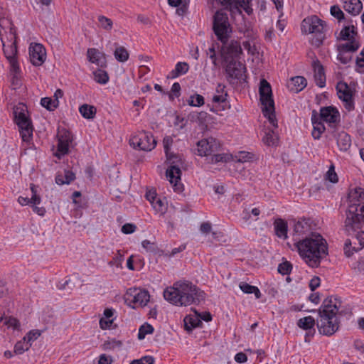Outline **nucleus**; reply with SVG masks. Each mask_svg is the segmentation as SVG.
Masks as SVG:
<instances>
[{
  "label": "nucleus",
  "mask_w": 364,
  "mask_h": 364,
  "mask_svg": "<svg viewBox=\"0 0 364 364\" xmlns=\"http://www.w3.org/2000/svg\"><path fill=\"white\" fill-rule=\"evenodd\" d=\"M112 362V358L105 354H102L100 356L98 364H111Z\"/></svg>",
  "instance_id": "obj_64"
},
{
  "label": "nucleus",
  "mask_w": 364,
  "mask_h": 364,
  "mask_svg": "<svg viewBox=\"0 0 364 364\" xmlns=\"http://www.w3.org/2000/svg\"><path fill=\"white\" fill-rule=\"evenodd\" d=\"M225 86L222 84H218L216 88L215 93L212 97V101L214 103L220 104L225 103L227 101L228 93L225 90Z\"/></svg>",
  "instance_id": "obj_33"
},
{
  "label": "nucleus",
  "mask_w": 364,
  "mask_h": 364,
  "mask_svg": "<svg viewBox=\"0 0 364 364\" xmlns=\"http://www.w3.org/2000/svg\"><path fill=\"white\" fill-rule=\"evenodd\" d=\"M320 285V279L318 277H314L309 282V288L311 291H314Z\"/></svg>",
  "instance_id": "obj_60"
},
{
  "label": "nucleus",
  "mask_w": 364,
  "mask_h": 364,
  "mask_svg": "<svg viewBox=\"0 0 364 364\" xmlns=\"http://www.w3.org/2000/svg\"><path fill=\"white\" fill-rule=\"evenodd\" d=\"M3 47L4 55L10 63L11 71L16 73L20 71L18 63L16 58L17 54L16 42L14 41L7 46L3 43Z\"/></svg>",
  "instance_id": "obj_19"
},
{
  "label": "nucleus",
  "mask_w": 364,
  "mask_h": 364,
  "mask_svg": "<svg viewBox=\"0 0 364 364\" xmlns=\"http://www.w3.org/2000/svg\"><path fill=\"white\" fill-rule=\"evenodd\" d=\"M87 56L88 60L92 63H95L100 67L106 65L105 55L96 48H88Z\"/></svg>",
  "instance_id": "obj_23"
},
{
  "label": "nucleus",
  "mask_w": 364,
  "mask_h": 364,
  "mask_svg": "<svg viewBox=\"0 0 364 364\" xmlns=\"http://www.w3.org/2000/svg\"><path fill=\"white\" fill-rule=\"evenodd\" d=\"M336 90L338 97L343 102L345 108L348 111L353 110L354 109V89L346 82L340 81L336 85Z\"/></svg>",
  "instance_id": "obj_13"
},
{
  "label": "nucleus",
  "mask_w": 364,
  "mask_h": 364,
  "mask_svg": "<svg viewBox=\"0 0 364 364\" xmlns=\"http://www.w3.org/2000/svg\"><path fill=\"white\" fill-rule=\"evenodd\" d=\"M226 63L225 73L227 79L230 83H234L236 80H244L246 68L241 62L232 59Z\"/></svg>",
  "instance_id": "obj_12"
},
{
  "label": "nucleus",
  "mask_w": 364,
  "mask_h": 364,
  "mask_svg": "<svg viewBox=\"0 0 364 364\" xmlns=\"http://www.w3.org/2000/svg\"><path fill=\"white\" fill-rule=\"evenodd\" d=\"M142 247L148 251L154 252L156 248L154 243L151 242L149 240H145L141 243Z\"/></svg>",
  "instance_id": "obj_61"
},
{
  "label": "nucleus",
  "mask_w": 364,
  "mask_h": 364,
  "mask_svg": "<svg viewBox=\"0 0 364 364\" xmlns=\"http://www.w3.org/2000/svg\"><path fill=\"white\" fill-rule=\"evenodd\" d=\"M98 26L105 30L106 31H110L113 28V21L111 18H107L103 15H100L97 17Z\"/></svg>",
  "instance_id": "obj_43"
},
{
  "label": "nucleus",
  "mask_w": 364,
  "mask_h": 364,
  "mask_svg": "<svg viewBox=\"0 0 364 364\" xmlns=\"http://www.w3.org/2000/svg\"><path fill=\"white\" fill-rule=\"evenodd\" d=\"M166 155L167 163L169 164L166 170V176L171 184L173 185L176 191H181V184L180 183L181 170L183 165V160L180 155L168 153Z\"/></svg>",
  "instance_id": "obj_6"
},
{
  "label": "nucleus",
  "mask_w": 364,
  "mask_h": 364,
  "mask_svg": "<svg viewBox=\"0 0 364 364\" xmlns=\"http://www.w3.org/2000/svg\"><path fill=\"white\" fill-rule=\"evenodd\" d=\"M163 143H164L165 153H166V154H168V153H170L169 149H170V146L173 143V139L171 136H166V137H164V139L163 140Z\"/></svg>",
  "instance_id": "obj_59"
},
{
  "label": "nucleus",
  "mask_w": 364,
  "mask_h": 364,
  "mask_svg": "<svg viewBox=\"0 0 364 364\" xmlns=\"http://www.w3.org/2000/svg\"><path fill=\"white\" fill-rule=\"evenodd\" d=\"M58 139L57 152L55 154V156L60 159L62 156L68 153L69 145L73 141V136L70 132L63 129L58 130Z\"/></svg>",
  "instance_id": "obj_14"
},
{
  "label": "nucleus",
  "mask_w": 364,
  "mask_h": 364,
  "mask_svg": "<svg viewBox=\"0 0 364 364\" xmlns=\"http://www.w3.org/2000/svg\"><path fill=\"white\" fill-rule=\"evenodd\" d=\"M311 122L313 124L311 135L315 139H319L321 134L325 131V127L318 121V117L315 111L312 113Z\"/></svg>",
  "instance_id": "obj_26"
},
{
  "label": "nucleus",
  "mask_w": 364,
  "mask_h": 364,
  "mask_svg": "<svg viewBox=\"0 0 364 364\" xmlns=\"http://www.w3.org/2000/svg\"><path fill=\"white\" fill-rule=\"evenodd\" d=\"M251 0H234L232 7L235 9L239 14L242 13V9L244 10L248 15H250L253 10L250 6Z\"/></svg>",
  "instance_id": "obj_34"
},
{
  "label": "nucleus",
  "mask_w": 364,
  "mask_h": 364,
  "mask_svg": "<svg viewBox=\"0 0 364 364\" xmlns=\"http://www.w3.org/2000/svg\"><path fill=\"white\" fill-rule=\"evenodd\" d=\"M204 104V98L202 95L196 94L191 96L188 100V105L194 107H200Z\"/></svg>",
  "instance_id": "obj_49"
},
{
  "label": "nucleus",
  "mask_w": 364,
  "mask_h": 364,
  "mask_svg": "<svg viewBox=\"0 0 364 364\" xmlns=\"http://www.w3.org/2000/svg\"><path fill=\"white\" fill-rule=\"evenodd\" d=\"M5 324L9 328H13L14 330H19L20 323L18 320L14 317H9L6 319Z\"/></svg>",
  "instance_id": "obj_56"
},
{
  "label": "nucleus",
  "mask_w": 364,
  "mask_h": 364,
  "mask_svg": "<svg viewBox=\"0 0 364 364\" xmlns=\"http://www.w3.org/2000/svg\"><path fill=\"white\" fill-rule=\"evenodd\" d=\"M326 28V23L316 16L304 18L301 24L303 32L314 34L311 39V44L316 47H319L323 43Z\"/></svg>",
  "instance_id": "obj_5"
},
{
  "label": "nucleus",
  "mask_w": 364,
  "mask_h": 364,
  "mask_svg": "<svg viewBox=\"0 0 364 364\" xmlns=\"http://www.w3.org/2000/svg\"><path fill=\"white\" fill-rule=\"evenodd\" d=\"M153 332V326L151 324L145 323L144 324L141 325L139 329L138 338L139 340H143L146 335L151 334Z\"/></svg>",
  "instance_id": "obj_47"
},
{
  "label": "nucleus",
  "mask_w": 364,
  "mask_h": 364,
  "mask_svg": "<svg viewBox=\"0 0 364 364\" xmlns=\"http://www.w3.org/2000/svg\"><path fill=\"white\" fill-rule=\"evenodd\" d=\"M31 343H29L28 341L23 337V338L17 342L14 346V353L20 355L28 350L31 347Z\"/></svg>",
  "instance_id": "obj_44"
},
{
  "label": "nucleus",
  "mask_w": 364,
  "mask_h": 364,
  "mask_svg": "<svg viewBox=\"0 0 364 364\" xmlns=\"http://www.w3.org/2000/svg\"><path fill=\"white\" fill-rule=\"evenodd\" d=\"M275 234L277 237L286 239L287 238V223L281 218L275 220L274 223Z\"/></svg>",
  "instance_id": "obj_28"
},
{
  "label": "nucleus",
  "mask_w": 364,
  "mask_h": 364,
  "mask_svg": "<svg viewBox=\"0 0 364 364\" xmlns=\"http://www.w3.org/2000/svg\"><path fill=\"white\" fill-rule=\"evenodd\" d=\"M81 115L85 119H93L96 114V108L87 104L81 105L79 108Z\"/></svg>",
  "instance_id": "obj_37"
},
{
  "label": "nucleus",
  "mask_w": 364,
  "mask_h": 364,
  "mask_svg": "<svg viewBox=\"0 0 364 364\" xmlns=\"http://www.w3.org/2000/svg\"><path fill=\"white\" fill-rule=\"evenodd\" d=\"M154 358L152 356L146 355L141 358L140 359H136L132 360L130 364H154Z\"/></svg>",
  "instance_id": "obj_54"
},
{
  "label": "nucleus",
  "mask_w": 364,
  "mask_h": 364,
  "mask_svg": "<svg viewBox=\"0 0 364 364\" xmlns=\"http://www.w3.org/2000/svg\"><path fill=\"white\" fill-rule=\"evenodd\" d=\"M341 308V301L337 297L329 296L324 299L318 309L317 328L318 332L324 336L333 335L340 327V320L337 316Z\"/></svg>",
  "instance_id": "obj_3"
},
{
  "label": "nucleus",
  "mask_w": 364,
  "mask_h": 364,
  "mask_svg": "<svg viewBox=\"0 0 364 364\" xmlns=\"http://www.w3.org/2000/svg\"><path fill=\"white\" fill-rule=\"evenodd\" d=\"M259 92L264 116L268 119L273 127H277L272 87L270 84L264 79L261 80L259 82Z\"/></svg>",
  "instance_id": "obj_4"
},
{
  "label": "nucleus",
  "mask_w": 364,
  "mask_h": 364,
  "mask_svg": "<svg viewBox=\"0 0 364 364\" xmlns=\"http://www.w3.org/2000/svg\"><path fill=\"white\" fill-rule=\"evenodd\" d=\"M278 136L277 134L272 129H269L265 132V135L262 138V141L267 146H275L277 144Z\"/></svg>",
  "instance_id": "obj_41"
},
{
  "label": "nucleus",
  "mask_w": 364,
  "mask_h": 364,
  "mask_svg": "<svg viewBox=\"0 0 364 364\" xmlns=\"http://www.w3.org/2000/svg\"><path fill=\"white\" fill-rule=\"evenodd\" d=\"M113 320L112 319H107L105 318H101L100 320V326L101 328L106 329L107 328H109L111 324L112 323Z\"/></svg>",
  "instance_id": "obj_62"
},
{
  "label": "nucleus",
  "mask_w": 364,
  "mask_h": 364,
  "mask_svg": "<svg viewBox=\"0 0 364 364\" xmlns=\"http://www.w3.org/2000/svg\"><path fill=\"white\" fill-rule=\"evenodd\" d=\"M130 146L134 149L150 151L156 145V141L149 133L143 132L133 136L129 140Z\"/></svg>",
  "instance_id": "obj_10"
},
{
  "label": "nucleus",
  "mask_w": 364,
  "mask_h": 364,
  "mask_svg": "<svg viewBox=\"0 0 364 364\" xmlns=\"http://www.w3.org/2000/svg\"><path fill=\"white\" fill-rule=\"evenodd\" d=\"M210 158H208V162L212 164H218L219 162H228L232 156L228 154H213Z\"/></svg>",
  "instance_id": "obj_38"
},
{
  "label": "nucleus",
  "mask_w": 364,
  "mask_h": 364,
  "mask_svg": "<svg viewBox=\"0 0 364 364\" xmlns=\"http://www.w3.org/2000/svg\"><path fill=\"white\" fill-rule=\"evenodd\" d=\"M149 294L146 290L130 289L125 295V302L132 308L144 306L149 301Z\"/></svg>",
  "instance_id": "obj_11"
},
{
  "label": "nucleus",
  "mask_w": 364,
  "mask_h": 364,
  "mask_svg": "<svg viewBox=\"0 0 364 364\" xmlns=\"http://www.w3.org/2000/svg\"><path fill=\"white\" fill-rule=\"evenodd\" d=\"M29 55L33 65H41L46 58V50L40 43H31L29 46Z\"/></svg>",
  "instance_id": "obj_18"
},
{
  "label": "nucleus",
  "mask_w": 364,
  "mask_h": 364,
  "mask_svg": "<svg viewBox=\"0 0 364 364\" xmlns=\"http://www.w3.org/2000/svg\"><path fill=\"white\" fill-rule=\"evenodd\" d=\"M197 151L199 156H208L216 153L220 149L218 141L213 138L202 139L197 143Z\"/></svg>",
  "instance_id": "obj_15"
},
{
  "label": "nucleus",
  "mask_w": 364,
  "mask_h": 364,
  "mask_svg": "<svg viewBox=\"0 0 364 364\" xmlns=\"http://www.w3.org/2000/svg\"><path fill=\"white\" fill-rule=\"evenodd\" d=\"M41 105L48 110H54L59 105V101L50 97H43L41 100Z\"/></svg>",
  "instance_id": "obj_46"
},
{
  "label": "nucleus",
  "mask_w": 364,
  "mask_h": 364,
  "mask_svg": "<svg viewBox=\"0 0 364 364\" xmlns=\"http://www.w3.org/2000/svg\"><path fill=\"white\" fill-rule=\"evenodd\" d=\"M359 46L355 41L341 44L338 47L337 59L343 64H347L352 59V53L356 51Z\"/></svg>",
  "instance_id": "obj_17"
},
{
  "label": "nucleus",
  "mask_w": 364,
  "mask_h": 364,
  "mask_svg": "<svg viewBox=\"0 0 364 364\" xmlns=\"http://www.w3.org/2000/svg\"><path fill=\"white\" fill-rule=\"evenodd\" d=\"M213 31L218 39L225 43L231 33L228 15L223 11H218L213 18Z\"/></svg>",
  "instance_id": "obj_9"
},
{
  "label": "nucleus",
  "mask_w": 364,
  "mask_h": 364,
  "mask_svg": "<svg viewBox=\"0 0 364 364\" xmlns=\"http://www.w3.org/2000/svg\"><path fill=\"white\" fill-rule=\"evenodd\" d=\"M354 26H345L340 32V38L343 41H350L353 36Z\"/></svg>",
  "instance_id": "obj_48"
},
{
  "label": "nucleus",
  "mask_w": 364,
  "mask_h": 364,
  "mask_svg": "<svg viewBox=\"0 0 364 364\" xmlns=\"http://www.w3.org/2000/svg\"><path fill=\"white\" fill-rule=\"evenodd\" d=\"M307 85V81L305 77L302 76H296L291 77V83L289 84L290 90L294 92H299L301 91Z\"/></svg>",
  "instance_id": "obj_30"
},
{
  "label": "nucleus",
  "mask_w": 364,
  "mask_h": 364,
  "mask_svg": "<svg viewBox=\"0 0 364 364\" xmlns=\"http://www.w3.org/2000/svg\"><path fill=\"white\" fill-rule=\"evenodd\" d=\"M239 287L245 294H254L256 299H259L262 296L257 287L250 285L247 282H242L239 284Z\"/></svg>",
  "instance_id": "obj_36"
},
{
  "label": "nucleus",
  "mask_w": 364,
  "mask_h": 364,
  "mask_svg": "<svg viewBox=\"0 0 364 364\" xmlns=\"http://www.w3.org/2000/svg\"><path fill=\"white\" fill-rule=\"evenodd\" d=\"M194 312L196 313L195 316H186L183 320L185 329L188 332L191 331L194 328L198 326L202 323L199 317V314H198L196 310H194Z\"/></svg>",
  "instance_id": "obj_29"
},
{
  "label": "nucleus",
  "mask_w": 364,
  "mask_h": 364,
  "mask_svg": "<svg viewBox=\"0 0 364 364\" xmlns=\"http://www.w3.org/2000/svg\"><path fill=\"white\" fill-rule=\"evenodd\" d=\"M95 80L100 84H106L109 80V76L106 71L97 69L93 73Z\"/></svg>",
  "instance_id": "obj_45"
},
{
  "label": "nucleus",
  "mask_w": 364,
  "mask_h": 364,
  "mask_svg": "<svg viewBox=\"0 0 364 364\" xmlns=\"http://www.w3.org/2000/svg\"><path fill=\"white\" fill-rule=\"evenodd\" d=\"M114 55L117 61L124 63L129 59V54L124 47L119 46L116 48Z\"/></svg>",
  "instance_id": "obj_40"
},
{
  "label": "nucleus",
  "mask_w": 364,
  "mask_h": 364,
  "mask_svg": "<svg viewBox=\"0 0 364 364\" xmlns=\"http://www.w3.org/2000/svg\"><path fill=\"white\" fill-rule=\"evenodd\" d=\"M337 144L341 151L348 150L351 145V139L350 135L345 132H342L338 134Z\"/></svg>",
  "instance_id": "obj_35"
},
{
  "label": "nucleus",
  "mask_w": 364,
  "mask_h": 364,
  "mask_svg": "<svg viewBox=\"0 0 364 364\" xmlns=\"http://www.w3.org/2000/svg\"><path fill=\"white\" fill-rule=\"evenodd\" d=\"M136 230V225L132 223H126L122 227V232L124 234H131Z\"/></svg>",
  "instance_id": "obj_58"
},
{
  "label": "nucleus",
  "mask_w": 364,
  "mask_h": 364,
  "mask_svg": "<svg viewBox=\"0 0 364 364\" xmlns=\"http://www.w3.org/2000/svg\"><path fill=\"white\" fill-rule=\"evenodd\" d=\"M122 346V342L117 340H111L104 343L102 348L105 350H112L115 348H119Z\"/></svg>",
  "instance_id": "obj_51"
},
{
  "label": "nucleus",
  "mask_w": 364,
  "mask_h": 364,
  "mask_svg": "<svg viewBox=\"0 0 364 364\" xmlns=\"http://www.w3.org/2000/svg\"><path fill=\"white\" fill-rule=\"evenodd\" d=\"M235 360L239 363H245L247 360V356L242 352L237 353L235 356Z\"/></svg>",
  "instance_id": "obj_63"
},
{
  "label": "nucleus",
  "mask_w": 364,
  "mask_h": 364,
  "mask_svg": "<svg viewBox=\"0 0 364 364\" xmlns=\"http://www.w3.org/2000/svg\"><path fill=\"white\" fill-rule=\"evenodd\" d=\"M292 266L289 262L281 263L278 267V272L284 275L288 274L291 271Z\"/></svg>",
  "instance_id": "obj_53"
},
{
  "label": "nucleus",
  "mask_w": 364,
  "mask_h": 364,
  "mask_svg": "<svg viewBox=\"0 0 364 364\" xmlns=\"http://www.w3.org/2000/svg\"><path fill=\"white\" fill-rule=\"evenodd\" d=\"M188 70L189 65L187 63L178 62L176 63L175 68L170 72L167 77L171 79L176 78L181 75L187 73Z\"/></svg>",
  "instance_id": "obj_32"
},
{
  "label": "nucleus",
  "mask_w": 364,
  "mask_h": 364,
  "mask_svg": "<svg viewBox=\"0 0 364 364\" xmlns=\"http://www.w3.org/2000/svg\"><path fill=\"white\" fill-rule=\"evenodd\" d=\"M294 236H302L306 234H311V224L309 219H300L294 222Z\"/></svg>",
  "instance_id": "obj_22"
},
{
  "label": "nucleus",
  "mask_w": 364,
  "mask_h": 364,
  "mask_svg": "<svg viewBox=\"0 0 364 364\" xmlns=\"http://www.w3.org/2000/svg\"><path fill=\"white\" fill-rule=\"evenodd\" d=\"M320 117L326 122L336 123L339 121L340 114L336 108L331 106L326 107L321 109Z\"/></svg>",
  "instance_id": "obj_21"
},
{
  "label": "nucleus",
  "mask_w": 364,
  "mask_h": 364,
  "mask_svg": "<svg viewBox=\"0 0 364 364\" xmlns=\"http://www.w3.org/2000/svg\"><path fill=\"white\" fill-rule=\"evenodd\" d=\"M41 335L38 331H29L24 338L28 341L29 343L31 341L36 340Z\"/></svg>",
  "instance_id": "obj_57"
},
{
  "label": "nucleus",
  "mask_w": 364,
  "mask_h": 364,
  "mask_svg": "<svg viewBox=\"0 0 364 364\" xmlns=\"http://www.w3.org/2000/svg\"><path fill=\"white\" fill-rule=\"evenodd\" d=\"M241 53V46L240 43L236 41H232L227 46L223 48V56L225 62L235 59Z\"/></svg>",
  "instance_id": "obj_20"
},
{
  "label": "nucleus",
  "mask_w": 364,
  "mask_h": 364,
  "mask_svg": "<svg viewBox=\"0 0 364 364\" xmlns=\"http://www.w3.org/2000/svg\"><path fill=\"white\" fill-rule=\"evenodd\" d=\"M75 179V174L70 170H64L63 173H58L55 182L58 185L70 184Z\"/></svg>",
  "instance_id": "obj_31"
},
{
  "label": "nucleus",
  "mask_w": 364,
  "mask_h": 364,
  "mask_svg": "<svg viewBox=\"0 0 364 364\" xmlns=\"http://www.w3.org/2000/svg\"><path fill=\"white\" fill-rule=\"evenodd\" d=\"M297 325L304 330L311 329L315 326V319L311 316H306L300 318L297 322Z\"/></svg>",
  "instance_id": "obj_39"
},
{
  "label": "nucleus",
  "mask_w": 364,
  "mask_h": 364,
  "mask_svg": "<svg viewBox=\"0 0 364 364\" xmlns=\"http://www.w3.org/2000/svg\"><path fill=\"white\" fill-rule=\"evenodd\" d=\"M353 269L355 274H364V257L357 261L353 266Z\"/></svg>",
  "instance_id": "obj_55"
},
{
  "label": "nucleus",
  "mask_w": 364,
  "mask_h": 364,
  "mask_svg": "<svg viewBox=\"0 0 364 364\" xmlns=\"http://www.w3.org/2000/svg\"><path fill=\"white\" fill-rule=\"evenodd\" d=\"M364 203V189L355 188L351 189L348 193V204Z\"/></svg>",
  "instance_id": "obj_27"
},
{
  "label": "nucleus",
  "mask_w": 364,
  "mask_h": 364,
  "mask_svg": "<svg viewBox=\"0 0 364 364\" xmlns=\"http://www.w3.org/2000/svg\"><path fill=\"white\" fill-rule=\"evenodd\" d=\"M151 205L155 211L160 215H164L167 208V203L166 200L159 197L155 201L152 202Z\"/></svg>",
  "instance_id": "obj_42"
},
{
  "label": "nucleus",
  "mask_w": 364,
  "mask_h": 364,
  "mask_svg": "<svg viewBox=\"0 0 364 364\" xmlns=\"http://www.w3.org/2000/svg\"><path fill=\"white\" fill-rule=\"evenodd\" d=\"M26 112V109H24V106L16 107L14 110V116L22 140L28 142L32 138L33 127L31 120L27 116Z\"/></svg>",
  "instance_id": "obj_8"
},
{
  "label": "nucleus",
  "mask_w": 364,
  "mask_h": 364,
  "mask_svg": "<svg viewBox=\"0 0 364 364\" xmlns=\"http://www.w3.org/2000/svg\"><path fill=\"white\" fill-rule=\"evenodd\" d=\"M164 299L178 306L198 305L205 301V294L188 281H178L164 291Z\"/></svg>",
  "instance_id": "obj_1"
},
{
  "label": "nucleus",
  "mask_w": 364,
  "mask_h": 364,
  "mask_svg": "<svg viewBox=\"0 0 364 364\" xmlns=\"http://www.w3.org/2000/svg\"><path fill=\"white\" fill-rule=\"evenodd\" d=\"M364 221V203L348 204L346 212L345 226L347 231L360 228V223Z\"/></svg>",
  "instance_id": "obj_7"
},
{
  "label": "nucleus",
  "mask_w": 364,
  "mask_h": 364,
  "mask_svg": "<svg viewBox=\"0 0 364 364\" xmlns=\"http://www.w3.org/2000/svg\"><path fill=\"white\" fill-rule=\"evenodd\" d=\"M364 247V231L358 232L353 241L347 239L344 244V254L346 257L352 256L354 252Z\"/></svg>",
  "instance_id": "obj_16"
},
{
  "label": "nucleus",
  "mask_w": 364,
  "mask_h": 364,
  "mask_svg": "<svg viewBox=\"0 0 364 364\" xmlns=\"http://www.w3.org/2000/svg\"><path fill=\"white\" fill-rule=\"evenodd\" d=\"M300 257L311 267H318L328 255V245L318 233L311 232L295 243Z\"/></svg>",
  "instance_id": "obj_2"
},
{
  "label": "nucleus",
  "mask_w": 364,
  "mask_h": 364,
  "mask_svg": "<svg viewBox=\"0 0 364 364\" xmlns=\"http://www.w3.org/2000/svg\"><path fill=\"white\" fill-rule=\"evenodd\" d=\"M326 179L333 183L338 182V178L337 173L335 171V168L333 165H331L329 167L328 171L326 172Z\"/></svg>",
  "instance_id": "obj_50"
},
{
  "label": "nucleus",
  "mask_w": 364,
  "mask_h": 364,
  "mask_svg": "<svg viewBox=\"0 0 364 364\" xmlns=\"http://www.w3.org/2000/svg\"><path fill=\"white\" fill-rule=\"evenodd\" d=\"M343 9L348 13L356 16L361 11L363 4L360 0H344Z\"/></svg>",
  "instance_id": "obj_25"
},
{
  "label": "nucleus",
  "mask_w": 364,
  "mask_h": 364,
  "mask_svg": "<svg viewBox=\"0 0 364 364\" xmlns=\"http://www.w3.org/2000/svg\"><path fill=\"white\" fill-rule=\"evenodd\" d=\"M312 67L314 72V76L316 84L319 87H323L326 85V75L323 67L318 60L313 62Z\"/></svg>",
  "instance_id": "obj_24"
},
{
  "label": "nucleus",
  "mask_w": 364,
  "mask_h": 364,
  "mask_svg": "<svg viewBox=\"0 0 364 364\" xmlns=\"http://www.w3.org/2000/svg\"><path fill=\"white\" fill-rule=\"evenodd\" d=\"M331 14L336 18L338 21H341L342 19L344 18V14L343 12L341 11V9L339 8V6H332L331 7Z\"/></svg>",
  "instance_id": "obj_52"
}]
</instances>
